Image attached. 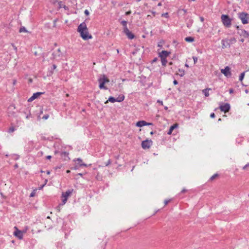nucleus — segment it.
<instances>
[{
  "label": "nucleus",
  "mask_w": 249,
  "mask_h": 249,
  "mask_svg": "<svg viewBox=\"0 0 249 249\" xmlns=\"http://www.w3.org/2000/svg\"><path fill=\"white\" fill-rule=\"evenodd\" d=\"M77 31L80 34V36L84 40H88L92 38V36L89 34L86 24L84 22L78 26Z\"/></svg>",
  "instance_id": "1"
},
{
  "label": "nucleus",
  "mask_w": 249,
  "mask_h": 249,
  "mask_svg": "<svg viewBox=\"0 0 249 249\" xmlns=\"http://www.w3.org/2000/svg\"><path fill=\"white\" fill-rule=\"evenodd\" d=\"M236 41V40L234 37H232L230 39H223L221 41L222 47L223 49L229 48L231 44L234 43Z\"/></svg>",
  "instance_id": "2"
},
{
  "label": "nucleus",
  "mask_w": 249,
  "mask_h": 249,
  "mask_svg": "<svg viewBox=\"0 0 249 249\" xmlns=\"http://www.w3.org/2000/svg\"><path fill=\"white\" fill-rule=\"evenodd\" d=\"M221 19L223 25L225 27L227 28L231 27V20L228 15H222Z\"/></svg>",
  "instance_id": "3"
},
{
  "label": "nucleus",
  "mask_w": 249,
  "mask_h": 249,
  "mask_svg": "<svg viewBox=\"0 0 249 249\" xmlns=\"http://www.w3.org/2000/svg\"><path fill=\"white\" fill-rule=\"evenodd\" d=\"M98 81L99 83V88L100 89H107V88L105 86V84L106 83L108 82L109 80L105 75H103L102 76H101L99 78Z\"/></svg>",
  "instance_id": "4"
},
{
  "label": "nucleus",
  "mask_w": 249,
  "mask_h": 249,
  "mask_svg": "<svg viewBox=\"0 0 249 249\" xmlns=\"http://www.w3.org/2000/svg\"><path fill=\"white\" fill-rule=\"evenodd\" d=\"M239 17L243 24H246L248 23L249 16L248 14L245 13H241L239 14Z\"/></svg>",
  "instance_id": "5"
},
{
  "label": "nucleus",
  "mask_w": 249,
  "mask_h": 249,
  "mask_svg": "<svg viewBox=\"0 0 249 249\" xmlns=\"http://www.w3.org/2000/svg\"><path fill=\"white\" fill-rule=\"evenodd\" d=\"M220 71L227 77H230L231 75V69L229 66H226L224 69H221Z\"/></svg>",
  "instance_id": "6"
},
{
  "label": "nucleus",
  "mask_w": 249,
  "mask_h": 249,
  "mask_svg": "<svg viewBox=\"0 0 249 249\" xmlns=\"http://www.w3.org/2000/svg\"><path fill=\"white\" fill-rule=\"evenodd\" d=\"M152 144L151 140H145L142 142V147L144 149H149Z\"/></svg>",
  "instance_id": "7"
},
{
  "label": "nucleus",
  "mask_w": 249,
  "mask_h": 249,
  "mask_svg": "<svg viewBox=\"0 0 249 249\" xmlns=\"http://www.w3.org/2000/svg\"><path fill=\"white\" fill-rule=\"evenodd\" d=\"M230 105L228 103H226L224 105H220L219 108L221 111H223L225 113L228 112L230 109Z\"/></svg>",
  "instance_id": "8"
},
{
  "label": "nucleus",
  "mask_w": 249,
  "mask_h": 249,
  "mask_svg": "<svg viewBox=\"0 0 249 249\" xmlns=\"http://www.w3.org/2000/svg\"><path fill=\"white\" fill-rule=\"evenodd\" d=\"M42 94H43L42 92H39L34 93L33 95L28 99V101L30 102L34 101L35 99L37 98Z\"/></svg>",
  "instance_id": "9"
},
{
  "label": "nucleus",
  "mask_w": 249,
  "mask_h": 249,
  "mask_svg": "<svg viewBox=\"0 0 249 249\" xmlns=\"http://www.w3.org/2000/svg\"><path fill=\"white\" fill-rule=\"evenodd\" d=\"M152 124L151 123H146L144 121H140L137 123L136 126L138 127H142L145 125H149Z\"/></svg>",
  "instance_id": "10"
},
{
  "label": "nucleus",
  "mask_w": 249,
  "mask_h": 249,
  "mask_svg": "<svg viewBox=\"0 0 249 249\" xmlns=\"http://www.w3.org/2000/svg\"><path fill=\"white\" fill-rule=\"evenodd\" d=\"M170 53L167 51H162L159 53V57L160 58H166Z\"/></svg>",
  "instance_id": "11"
},
{
  "label": "nucleus",
  "mask_w": 249,
  "mask_h": 249,
  "mask_svg": "<svg viewBox=\"0 0 249 249\" xmlns=\"http://www.w3.org/2000/svg\"><path fill=\"white\" fill-rule=\"evenodd\" d=\"M77 161V164L79 165V167L81 166H85L87 167V165L86 164L83 163L82 162V160L80 158H78L75 160Z\"/></svg>",
  "instance_id": "12"
},
{
  "label": "nucleus",
  "mask_w": 249,
  "mask_h": 249,
  "mask_svg": "<svg viewBox=\"0 0 249 249\" xmlns=\"http://www.w3.org/2000/svg\"><path fill=\"white\" fill-rule=\"evenodd\" d=\"M14 235L20 239H22L23 237V234L20 231L18 230L15 231Z\"/></svg>",
  "instance_id": "13"
},
{
  "label": "nucleus",
  "mask_w": 249,
  "mask_h": 249,
  "mask_svg": "<svg viewBox=\"0 0 249 249\" xmlns=\"http://www.w3.org/2000/svg\"><path fill=\"white\" fill-rule=\"evenodd\" d=\"M178 125L177 124H174L173 125L171 126L170 128H169V130L168 132H167V134L168 135L171 134L172 132H173V130L175 128H177L178 127Z\"/></svg>",
  "instance_id": "14"
},
{
  "label": "nucleus",
  "mask_w": 249,
  "mask_h": 249,
  "mask_svg": "<svg viewBox=\"0 0 249 249\" xmlns=\"http://www.w3.org/2000/svg\"><path fill=\"white\" fill-rule=\"evenodd\" d=\"M177 74L180 76V77H182L185 74V71L182 69H178V71L177 73Z\"/></svg>",
  "instance_id": "15"
},
{
  "label": "nucleus",
  "mask_w": 249,
  "mask_h": 249,
  "mask_svg": "<svg viewBox=\"0 0 249 249\" xmlns=\"http://www.w3.org/2000/svg\"><path fill=\"white\" fill-rule=\"evenodd\" d=\"M124 95H120L117 98H116L117 102H121L124 101Z\"/></svg>",
  "instance_id": "16"
},
{
  "label": "nucleus",
  "mask_w": 249,
  "mask_h": 249,
  "mask_svg": "<svg viewBox=\"0 0 249 249\" xmlns=\"http://www.w3.org/2000/svg\"><path fill=\"white\" fill-rule=\"evenodd\" d=\"M23 113L26 115L25 117L27 119H29L31 117L30 111L28 109H26Z\"/></svg>",
  "instance_id": "17"
},
{
  "label": "nucleus",
  "mask_w": 249,
  "mask_h": 249,
  "mask_svg": "<svg viewBox=\"0 0 249 249\" xmlns=\"http://www.w3.org/2000/svg\"><path fill=\"white\" fill-rule=\"evenodd\" d=\"M108 101H109L111 103L117 102L116 98L112 96L109 97L108 99L105 102V103H107Z\"/></svg>",
  "instance_id": "18"
},
{
  "label": "nucleus",
  "mask_w": 249,
  "mask_h": 249,
  "mask_svg": "<svg viewBox=\"0 0 249 249\" xmlns=\"http://www.w3.org/2000/svg\"><path fill=\"white\" fill-rule=\"evenodd\" d=\"M71 194V192L70 191H66L65 193H63L62 194V196L64 198H67L68 196Z\"/></svg>",
  "instance_id": "19"
},
{
  "label": "nucleus",
  "mask_w": 249,
  "mask_h": 249,
  "mask_svg": "<svg viewBox=\"0 0 249 249\" xmlns=\"http://www.w3.org/2000/svg\"><path fill=\"white\" fill-rule=\"evenodd\" d=\"M185 40L187 42H192L194 41V38L191 36L186 37L185 38Z\"/></svg>",
  "instance_id": "20"
},
{
  "label": "nucleus",
  "mask_w": 249,
  "mask_h": 249,
  "mask_svg": "<svg viewBox=\"0 0 249 249\" xmlns=\"http://www.w3.org/2000/svg\"><path fill=\"white\" fill-rule=\"evenodd\" d=\"M209 90H210V89H206L203 90V93L204 94L206 97H208L209 96Z\"/></svg>",
  "instance_id": "21"
},
{
  "label": "nucleus",
  "mask_w": 249,
  "mask_h": 249,
  "mask_svg": "<svg viewBox=\"0 0 249 249\" xmlns=\"http://www.w3.org/2000/svg\"><path fill=\"white\" fill-rule=\"evenodd\" d=\"M126 35L127 36V37L130 39L134 38L135 36L131 32L128 33L127 34H126Z\"/></svg>",
  "instance_id": "22"
},
{
  "label": "nucleus",
  "mask_w": 249,
  "mask_h": 249,
  "mask_svg": "<svg viewBox=\"0 0 249 249\" xmlns=\"http://www.w3.org/2000/svg\"><path fill=\"white\" fill-rule=\"evenodd\" d=\"M160 59L162 65L164 66H166L167 62L166 58H160Z\"/></svg>",
  "instance_id": "23"
},
{
  "label": "nucleus",
  "mask_w": 249,
  "mask_h": 249,
  "mask_svg": "<svg viewBox=\"0 0 249 249\" xmlns=\"http://www.w3.org/2000/svg\"><path fill=\"white\" fill-rule=\"evenodd\" d=\"M193 20H192V19H189V20L187 22V23H186V24H187V27H188V28H190L191 27V26H192V24H193Z\"/></svg>",
  "instance_id": "24"
},
{
  "label": "nucleus",
  "mask_w": 249,
  "mask_h": 249,
  "mask_svg": "<svg viewBox=\"0 0 249 249\" xmlns=\"http://www.w3.org/2000/svg\"><path fill=\"white\" fill-rule=\"evenodd\" d=\"M67 198H64V199L62 200V203L61 204H59V206L58 207V211H60V209H59V207H60V206H62V205H64L66 202H67Z\"/></svg>",
  "instance_id": "25"
},
{
  "label": "nucleus",
  "mask_w": 249,
  "mask_h": 249,
  "mask_svg": "<svg viewBox=\"0 0 249 249\" xmlns=\"http://www.w3.org/2000/svg\"><path fill=\"white\" fill-rule=\"evenodd\" d=\"M245 71L241 73V74L239 76V80L240 81H242L243 80L244 76H245Z\"/></svg>",
  "instance_id": "26"
},
{
  "label": "nucleus",
  "mask_w": 249,
  "mask_h": 249,
  "mask_svg": "<svg viewBox=\"0 0 249 249\" xmlns=\"http://www.w3.org/2000/svg\"><path fill=\"white\" fill-rule=\"evenodd\" d=\"M124 33L126 35L129 32H130L127 27L124 28Z\"/></svg>",
  "instance_id": "27"
},
{
  "label": "nucleus",
  "mask_w": 249,
  "mask_h": 249,
  "mask_svg": "<svg viewBox=\"0 0 249 249\" xmlns=\"http://www.w3.org/2000/svg\"><path fill=\"white\" fill-rule=\"evenodd\" d=\"M121 24L124 26V28L127 27V21L125 20H123L121 21Z\"/></svg>",
  "instance_id": "28"
},
{
  "label": "nucleus",
  "mask_w": 249,
  "mask_h": 249,
  "mask_svg": "<svg viewBox=\"0 0 249 249\" xmlns=\"http://www.w3.org/2000/svg\"><path fill=\"white\" fill-rule=\"evenodd\" d=\"M26 32H27V30H26V28L24 27L20 28L19 29L20 33Z\"/></svg>",
  "instance_id": "29"
},
{
  "label": "nucleus",
  "mask_w": 249,
  "mask_h": 249,
  "mask_svg": "<svg viewBox=\"0 0 249 249\" xmlns=\"http://www.w3.org/2000/svg\"><path fill=\"white\" fill-rule=\"evenodd\" d=\"M15 130V129L14 127H13V126L10 127L9 129L8 132L12 133V132H13Z\"/></svg>",
  "instance_id": "30"
},
{
  "label": "nucleus",
  "mask_w": 249,
  "mask_h": 249,
  "mask_svg": "<svg viewBox=\"0 0 249 249\" xmlns=\"http://www.w3.org/2000/svg\"><path fill=\"white\" fill-rule=\"evenodd\" d=\"M218 176V174H215L214 175H213V176H212L211 178H210V180H213L214 178H216Z\"/></svg>",
  "instance_id": "31"
},
{
  "label": "nucleus",
  "mask_w": 249,
  "mask_h": 249,
  "mask_svg": "<svg viewBox=\"0 0 249 249\" xmlns=\"http://www.w3.org/2000/svg\"><path fill=\"white\" fill-rule=\"evenodd\" d=\"M193 59L194 60V64H195L197 61V57L196 56H193Z\"/></svg>",
  "instance_id": "32"
},
{
  "label": "nucleus",
  "mask_w": 249,
  "mask_h": 249,
  "mask_svg": "<svg viewBox=\"0 0 249 249\" xmlns=\"http://www.w3.org/2000/svg\"><path fill=\"white\" fill-rule=\"evenodd\" d=\"M162 17H165L166 18H168V14L167 13H163L161 15Z\"/></svg>",
  "instance_id": "33"
},
{
  "label": "nucleus",
  "mask_w": 249,
  "mask_h": 249,
  "mask_svg": "<svg viewBox=\"0 0 249 249\" xmlns=\"http://www.w3.org/2000/svg\"><path fill=\"white\" fill-rule=\"evenodd\" d=\"M248 167H249V163H248V164H247L246 165H245L243 167V169L245 170V169H246Z\"/></svg>",
  "instance_id": "34"
},
{
  "label": "nucleus",
  "mask_w": 249,
  "mask_h": 249,
  "mask_svg": "<svg viewBox=\"0 0 249 249\" xmlns=\"http://www.w3.org/2000/svg\"><path fill=\"white\" fill-rule=\"evenodd\" d=\"M49 118L48 115H45L43 116L42 118L44 120H47Z\"/></svg>",
  "instance_id": "35"
},
{
  "label": "nucleus",
  "mask_w": 249,
  "mask_h": 249,
  "mask_svg": "<svg viewBox=\"0 0 249 249\" xmlns=\"http://www.w3.org/2000/svg\"><path fill=\"white\" fill-rule=\"evenodd\" d=\"M84 13L87 16H88L89 14V11L88 10H85L84 11Z\"/></svg>",
  "instance_id": "36"
},
{
  "label": "nucleus",
  "mask_w": 249,
  "mask_h": 249,
  "mask_svg": "<svg viewBox=\"0 0 249 249\" xmlns=\"http://www.w3.org/2000/svg\"><path fill=\"white\" fill-rule=\"evenodd\" d=\"M111 163V161L110 160H109L106 163L105 165L106 166H108L109 164H110Z\"/></svg>",
  "instance_id": "37"
},
{
  "label": "nucleus",
  "mask_w": 249,
  "mask_h": 249,
  "mask_svg": "<svg viewBox=\"0 0 249 249\" xmlns=\"http://www.w3.org/2000/svg\"><path fill=\"white\" fill-rule=\"evenodd\" d=\"M233 91H234V90L232 89H229V92L230 94L232 93L233 92Z\"/></svg>",
  "instance_id": "38"
},
{
  "label": "nucleus",
  "mask_w": 249,
  "mask_h": 249,
  "mask_svg": "<svg viewBox=\"0 0 249 249\" xmlns=\"http://www.w3.org/2000/svg\"><path fill=\"white\" fill-rule=\"evenodd\" d=\"M169 201H170V200H165L164 201V204H165V205H167V204L169 202Z\"/></svg>",
  "instance_id": "39"
},
{
  "label": "nucleus",
  "mask_w": 249,
  "mask_h": 249,
  "mask_svg": "<svg viewBox=\"0 0 249 249\" xmlns=\"http://www.w3.org/2000/svg\"><path fill=\"white\" fill-rule=\"evenodd\" d=\"M210 117H211V118H214V117H215V114H214V113H211V115H210Z\"/></svg>",
  "instance_id": "40"
},
{
  "label": "nucleus",
  "mask_w": 249,
  "mask_h": 249,
  "mask_svg": "<svg viewBox=\"0 0 249 249\" xmlns=\"http://www.w3.org/2000/svg\"><path fill=\"white\" fill-rule=\"evenodd\" d=\"M131 14V11H127L125 13V15L128 16Z\"/></svg>",
  "instance_id": "41"
},
{
  "label": "nucleus",
  "mask_w": 249,
  "mask_h": 249,
  "mask_svg": "<svg viewBox=\"0 0 249 249\" xmlns=\"http://www.w3.org/2000/svg\"><path fill=\"white\" fill-rule=\"evenodd\" d=\"M12 47H13L14 49L16 51H17V47H16L14 45V44H12Z\"/></svg>",
  "instance_id": "42"
},
{
  "label": "nucleus",
  "mask_w": 249,
  "mask_h": 249,
  "mask_svg": "<svg viewBox=\"0 0 249 249\" xmlns=\"http://www.w3.org/2000/svg\"><path fill=\"white\" fill-rule=\"evenodd\" d=\"M158 60V58H155L152 61V63H154L155 62H156Z\"/></svg>",
  "instance_id": "43"
},
{
  "label": "nucleus",
  "mask_w": 249,
  "mask_h": 249,
  "mask_svg": "<svg viewBox=\"0 0 249 249\" xmlns=\"http://www.w3.org/2000/svg\"><path fill=\"white\" fill-rule=\"evenodd\" d=\"M173 83L174 85H177L178 84V82L176 80H174V81H173Z\"/></svg>",
  "instance_id": "44"
},
{
  "label": "nucleus",
  "mask_w": 249,
  "mask_h": 249,
  "mask_svg": "<svg viewBox=\"0 0 249 249\" xmlns=\"http://www.w3.org/2000/svg\"><path fill=\"white\" fill-rule=\"evenodd\" d=\"M157 102H158V103H160V104L161 105H163V102H162V101L158 100V101H157Z\"/></svg>",
  "instance_id": "45"
},
{
  "label": "nucleus",
  "mask_w": 249,
  "mask_h": 249,
  "mask_svg": "<svg viewBox=\"0 0 249 249\" xmlns=\"http://www.w3.org/2000/svg\"><path fill=\"white\" fill-rule=\"evenodd\" d=\"M187 191V190L186 189H183L181 191V193H185Z\"/></svg>",
  "instance_id": "46"
},
{
  "label": "nucleus",
  "mask_w": 249,
  "mask_h": 249,
  "mask_svg": "<svg viewBox=\"0 0 249 249\" xmlns=\"http://www.w3.org/2000/svg\"><path fill=\"white\" fill-rule=\"evenodd\" d=\"M53 70H54L56 68V66L55 64L53 65Z\"/></svg>",
  "instance_id": "47"
},
{
  "label": "nucleus",
  "mask_w": 249,
  "mask_h": 249,
  "mask_svg": "<svg viewBox=\"0 0 249 249\" xmlns=\"http://www.w3.org/2000/svg\"><path fill=\"white\" fill-rule=\"evenodd\" d=\"M51 158H52L51 156H47L46 157V159H51Z\"/></svg>",
  "instance_id": "48"
},
{
  "label": "nucleus",
  "mask_w": 249,
  "mask_h": 249,
  "mask_svg": "<svg viewBox=\"0 0 249 249\" xmlns=\"http://www.w3.org/2000/svg\"><path fill=\"white\" fill-rule=\"evenodd\" d=\"M68 155V153L66 152H64L63 153H62V155Z\"/></svg>",
  "instance_id": "49"
},
{
  "label": "nucleus",
  "mask_w": 249,
  "mask_h": 249,
  "mask_svg": "<svg viewBox=\"0 0 249 249\" xmlns=\"http://www.w3.org/2000/svg\"><path fill=\"white\" fill-rule=\"evenodd\" d=\"M34 196V193H32L31 194H30V196L31 197H33Z\"/></svg>",
  "instance_id": "50"
},
{
  "label": "nucleus",
  "mask_w": 249,
  "mask_h": 249,
  "mask_svg": "<svg viewBox=\"0 0 249 249\" xmlns=\"http://www.w3.org/2000/svg\"><path fill=\"white\" fill-rule=\"evenodd\" d=\"M152 14H153L154 16H155V14H156V12H153H153H152Z\"/></svg>",
  "instance_id": "51"
},
{
  "label": "nucleus",
  "mask_w": 249,
  "mask_h": 249,
  "mask_svg": "<svg viewBox=\"0 0 249 249\" xmlns=\"http://www.w3.org/2000/svg\"><path fill=\"white\" fill-rule=\"evenodd\" d=\"M47 174L48 175H49L50 174V171H47Z\"/></svg>",
  "instance_id": "52"
},
{
  "label": "nucleus",
  "mask_w": 249,
  "mask_h": 249,
  "mask_svg": "<svg viewBox=\"0 0 249 249\" xmlns=\"http://www.w3.org/2000/svg\"><path fill=\"white\" fill-rule=\"evenodd\" d=\"M244 32H245V34H246L247 35H248V33H247V31H244Z\"/></svg>",
  "instance_id": "53"
},
{
  "label": "nucleus",
  "mask_w": 249,
  "mask_h": 249,
  "mask_svg": "<svg viewBox=\"0 0 249 249\" xmlns=\"http://www.w3.org/2000/svg\"><path fill=\"white\" fill-rule=\"evenodd\" d=\"M245 92H246V93H248L249 92L248 90V89H246V90H245Z\"/></svg>",
  "instance_id": "54"
},
{
  "label": "nucleus",
  "mask_w": 249,
  "mask_h": 249,
  "mask_svg": "<svg viewBox=\"0 0 249 249\" xmlns=\"http://www.w3.org/2000/svg\"><path fill=\"white\" fill-rule=\"evenodd\" d=\"M78 175H79V176H82V174H81V173H79V174H78Z\"/></svg>",
  "instance_id": "55"
},
{
  "label": "nucleus",
  "mask_w": 249,
  "mask_h": 249,
  "mask_svg": "<svg viewBox=\"0 0 249 249\" xmlns=\"http://www.w3.org/2000/svg\"><path fill=\"white\" fill-rule=\"evenodd\" d=\"M185 67H189L188 65V64H185Z\"/></svg>",
  "instance_id": "56"
},
{
  "label": "nucleus",
  "mask_w": 249,
  "mask_h": 249,
  "mask_svg": "<svg viewBox=\"0 0 249 249\" xmlns=\"http://www.w3.org/2000/svg\"><path fill=\"white\" fill-rule=\"evenodd\" d=\"M66 172L67 173H69L70 172V171L68 170H67Z\"/></svg>",
  "instance_id": "57"
},
{
  "label": "nucleus",
  "mask_w": 249,
  "mask_h": 249,
  "mask_svg": "<svg viewBox=\"0 0 249 249\" xmlns=\"http://www.w3.org/2000/svg\"><path fill=\"white\" fill-rule=\"evenodd\" d=\"M244 39H241L240 40V41H241L242 42H244Z\"/></svg>",
  "instance_id": "58"
},
{
  "label": "nucleus",
  "mask_w": 249,
  "mask_h": 249,
  "mask_svg": "<svg viewBox=\"0 0 249 249\" xmlns=\"http://www.w3.org/2000/svg\"><path fill=\"white\" fill-rule=\"evenodd\" d=\"M201 20L202 21H203V18H201Z\"/></svg>",
  "instance_id": "59"
},
{
  "label": "nucleus",
  "mask_w": 249,
  "mask_h": 249,
  "mask_svg": "<svg viewBox=\"0 0 249 249\" xmlns=\"http://www.w3.org/2000/svg\"><path fill=\"white\" fill-rule=\"evenodd\" d=\"M164 108H165V109H166H166H168V107H164Z\"/></svg>",
  "instance_id": "60"
}]
</instances>
